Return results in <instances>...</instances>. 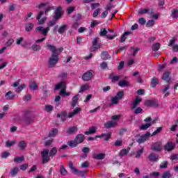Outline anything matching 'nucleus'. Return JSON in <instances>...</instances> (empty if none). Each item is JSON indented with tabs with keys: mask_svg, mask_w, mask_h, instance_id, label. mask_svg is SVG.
I'll use <instances>...</instances> for the list:
<instances>
[{
	"mask_svg": "<svg viewBox=\"0 0 178 178\" xmlns=\"http://www.w3.org/2000/svg\"><path fill=\"white\" fill-rule=\"evenodd\" d=\"M54 90H61L60 95L63 97H69L70 92H66V81H63L56 85Z\"/></svg>",
	"mask_w": 178,
	"mask_h": 178,
	"instance_id": "1",
	"label": "nucleus"
},
{
	"mask_svg": "<svg viewBox=\"0 0 178 178\" xmlns=\"http://www.w3.org/2000/svg\"><path fill=\"white\" fill-rule=\"evenodd\" d=\"M113 121H108L104 123V127L106 129H112V127H115L118 124V119H120V115H113L111 117Z\"/></svg>",
	"mask_w": 178,
	"mask_h": 178,
	"instance_id": "2",
	"label": "nucleus"
},
{
	"mask_svg": "<svg viewBox=\"0 0 178 178\" xmlns=\"http://www.w3.org/2000/svg\"><path fill=\"white\" fill-rule=\"evenodd\" d=\"M42 155V163H48L51 161V156H49V150L48 149H44L41 152Z\"/></svg>",
	"mask_w": 178,
	"mask_h": 178,
	"instance_id": "3",
	"label": "nucleus"
},
{
	"mask_svg": "<svg viewBox=\"0 0 178 178\" xmlns=\"http://www.w3.org/2000/svg\"><path fill=\"white\" fill-rule=\"evenodd\" d=\"M47 49H49L52 52V55L60 54L63 51V47H59L56 49V47L52 44H47Z\"/></svg>",
	"mask_w": 178,
	"mask_h": 178,
	"instance_id": "4",
	"label": "nucleus"
},
{
	"mask_svg": "<svg viewBox=\"0 0 178 178\" xmlns=\"http://www.w3.org/2000/svg\"><path fill=\"white\" fill-rule=\"evenodd\" d=\"M60 54H52L49 58V63L50 66H55L59 60V55Z\"/></svg>",
	"mask_w": 178,
	"mask_h": 178,
	"instance_id": "5",
	"label": "nucleus"
},
{
	"mask_svg": "<svg viewBox=\"0 0 178 178\" xmlns=\"http://www.w3.org/2000/svg\"><path fill=\"white\" fill-rule=\"evenodd\" d=\"M51 29L49 27L44 28L43 26L36 27L35 31V33H41L43 35H48V33Z\"/></svg>",
	"mask_w": 178,
	"mask_h": 178,
	"instance_id": "6",
	"label": "nucleus"
},
{
	"mask_svg": "<svg viewBox=\"0 0 178 178\" xmlns=\"http://www.w3.org/2000/svg\"><path fill=\"white\" fill-rule=\"evenodd\" d=\"M93 77H94V71L90 70V71H88L87 72L83 74L82 79L84 81H90V80H91V79H92Z\"/></svg>",
	"mask_w": 178,
	"mask_h": 178,
	"instance_id": "7",
	"label": "nucleus"
},
{
	"mask_svg": "<svg viewBox=\"0 0 178 178\" xmlns=\"http://www.w3.org/2000/svg\"><path fill=\"white\" fill-rule=\"evenodd\" d=\"M99 41V38H95L94 40L92 41V47L91 48L92 51H97V49H99L102 44L101 43H98Z\"/></svg>",
	"mask_w": 178,
	"mask_h": 178,
	"instance_id": "8",
	"label": "nucleus"
},
{
	"mask_svg": "<svg viewBox=\"0 0 178 178\" xmlns=\"http://www.w3.org/2000/svg\"><path fill=\"white\" fill-rule=\"evenodd\" d=\"M148 137H151V134L149 132L146 133L145 135L140 136L137 140V143L139 144H143V143H145L147 140H148Z\"/></svg>",
	"mask_w": 178,
	"mask_h": 178,
	"instance_id": "9",
	"label": "nucleus"
},
{
	"mask_svg": "<svg viewBox=\"0 0 178 178\" xmlns=\"http://www.w3.org/2000/svg\"><path fill=\"white\" fill-rule=\"evenodd\" d=\"M11 87H14V88L17 87L15 91L16 92H20V91H22L23 90H24V88H26V85L22 84L19 86V81H16V82H14L13 85H11Z\"/></svg>",
	"mask_w": 178,
	"mask_h": 178,
	"instance_id": "10",
	"label": "nucleus"
},
{
	"mask_svg": "<svg viewBox=\"0 0 178 178\" xmlns=\"http://www.w3.org/2000/svg\"><path fill=\"white\" fill-rule=\"evenodd\" d=\"M162 80H164L165 81H166V83L170 84V83H172V79L170 78V72H164L162 76Z\"/></svg>",
	"mask_w": 178,
	"mask_h": 178,
	"instance_id": "11",
	"label": "nucleus"
},
{
	"mask_svg": "<svg viewBox=\"0 0 178 178\" xmlns=\"http://www.w3.org/2000/svg\"><path fill=\"white\" fill-rule=\"evenodd\" d=\"M43 15H44V11H40L37 17V20H38L39 24H44L47 21V17L41 18Z\"/></svg>",
	"mask_w": 178,
	"mask_h": 178,
	"instance_id": "12",
	"label": "nucleus"
},
{
	"mask_svg": "<svg viewBox=\"0 0 178 178\" xmlns=\"http://www.w3.org/2000/svg\"><path fill=\"white\" fill-rule=\"evenodd\" d=\"M55 20H58L62 17V7H58L55 11V15L54 16Z\"/></svg>",
	"mask_w": 178,
	"mask_h": 178,
	"instance_id": "13",
	"label": "nucleus"
},
{
	"mask_svg": "<svg viewBox=\"0 0 178 178\" xmlns=\"http://www.w3.org/2000/svg\"><path fill=\"white\" fill-rule=\"evenodd\" d=\"M80 112H81V108H76L75 109H74L73 112L68 113L67 118L70 119L75 116V115H77V113H80Z\"/></svg>",
	"mask_w": 178,
	"mask_h": 178,
	"instance_id": "14",
	"label": "nucleus"
},
{
	"mask_svg": "<svg viewBox=\"0 0 178 178\" xmlns=\"http://www.w3.org/2000/svg\"><path fill=\"white\" fill-rule=\"evenodd\" d=\"M152 124H155V120L153 122H147V124H142L139 127L140 130H147V129H149Z\"/></svg>",
	"mask_w": 178,
	"mask_h": 178,
	"instance_id": "15",
	"label": "nucleus"
},
{
	"mask_svg": "<svg viewBox=\"0 0 178 178\" xmlns=\"http://www.w3.org/2000/svg\"><path fill=\"white\" fill-rule=\"evenodd\" d=\"M164 149L165 151H172V149H175V145L172 142H168L164 146Z\"/></svg>",
	"mask_w": 178,
	"mask_h": 178,
	"instance_id": "16",
	"label": "nucleus"
},
{
	"mask_svg": "<svg viewBox=\"0 0 178 178\" xmlns=\"http://www.w3.org/2000/svg\"><path fill=\"white\" fill-rule=\"evenodd\" d=\"M79 97H80V95L77 94L72 97V101L71 102V106H72V108H74V106H76L79 103Z\"/></svg>",
	"mask_w": 178,
	"mask_h": 178,
	"instance_id": "17",
	"label": "nucleus"
},
{
	"mask_svg": "<svg viewBox=\"0 0 178 178\" xmlns=\"http://www.w3.org/2000/svg\"><path fill=\"white\" fill-rule=\"evenodd\" d=\"M152 149L154 151H162V146H161L160 142L154 143L152 146Z\"/></svg>",
	"mask_w": 178,
	"mask_h": 178,
	"instance_id": "18",
	"label": "nucleus"
},
{
	"mask_svg": "<svg viewBox=\"0 0 178 178\" xmlns=\"http://www.w3.org/2000/svg\"><path fill=\"white\" fill-rule=\"evenodd\" d=\"M15 97H16V95L13 94L12 91H8L5 95L6 99L10 101L15 99Z\"/></svg>",
	"mask_w": 178,
	"mask_h": 178,
	"instance_id": "19",
	"label": "nucleus"
},
{
	"mask_svg": "<svg viewBox=\"0 0 178 178\" xmlns=\"http://www.w3.org/2000/svg\"><path fill=\"white\" fill-rule=\"evenodd\" d=\"M143 153L144 147H142L135 152V158L140 159L141 158V155H143Z\"/></svg>",
	"mask_w": 178,
	"mask_h": 178,
	"instance_id": "20",
	"label": "nucleus"
},
{
	"mask_svg": "<svg viewBox=\"0 0 178 178\" xmlns=\"http://www.w3.org/2000/svg\"><path fill=\"white\" fill-rule=\"evenodd\" d=\"M97 127H90L89 128V130L88 131H86L85 132V134L86 136H90V134H94L95 133H96L97 131Z\"/></svg>",
	"mask_w": 178,
	"mask_h": 178,
	"instance_id": "21",
	"label": "nucleus"
},
{
	"mask_svg": "<svg viewBox=\"0 0 178 178\" xmlns=\"http://www.w3.org/2000/svg\"><path fill=\"white\" fill-rule=\"evenodd\" d=\"M159 156L158 154H151L150 155L148 156V159L151 162H156L159 159Z\"/></svg>",
	"mask_w": 178,
	"mask_h": 178,
	"instance_id": "22",
	"label": "nucleus"
},
{
	"mask_svg": "<svg viewBox=\"0 0 178 178\" xmlns=\"http://www.w3.org/2000/svg\"><path fill=\"white\" fill-rule=\"evenodd\" d=\"M66 30H67V24H63L58 28V34H63Z\"/></svg>",
	"mask_w": 178,
	"mask_h": 178,
	"instance_id": "23",
	"label": "nucleus"
},
{
	"mask_svg": "<svg viewBox=\"0 0 178 178\" xmlns=\"http://www.w3.org/2000/svg\"><path fill=\"white\" fill-rule=\"evenodd\" d=\"M85 136L83 134H79L76 136L75 140L77 141L78 144H81L84 141Z\"/></svg>",
	"mask_w": 178,
	"mask_h": 178,
	"instance_id": "24",
	"label": "nucleus"
},
{
	"mask_svg": "<svg viewBox=\"0 0 178 178\" xmlns=\"http://www.w3.org/2000/svg\"><path fill=\"white\" fill-rule=\"evenodd\" d=\"M111 136H112L111 133L103 134L100 136H96V138H99L101 137H104V140L106 141H108V140H109V138H111Z\"/></svg>",
	"mask_w": 178,
	"mask_h": 178,
	"instance_id": "25",
	"label": "nucleus"
},
{
	"mask_svg": "<svg viewBox=\"0 0 178 178\" xmlns=\"http://www.w3.org/2000/svg\"><path fill=\"white\" fill-rule=\"evenodd\" d=\"M171 17L172 19H178V8L171 10Z\"/></svg>",
	"mask_w": 178,
	"mask_h": 178,
	"instance_id": "26",
	"label": "nucleus"
},
{
	"mask_svg": "<svg viewBox=\"0 0 178 178\" xmlns=\"http://www.w3.org/2000/svg\"><path fill=\"white\" fill-rule=\"evenodd\" d=\"M39 8H42V9L44 10L45 15H47L48 13V12H49V10H51V9H52V7H49V6H47L46 4H40Z\"/></svg>",
	"mask_w": 178,
	"mask_h": 178,
	"instance_id": "27",
	"label": "nucleus"
},
{
	"mask_svg": "<svg viewBox=\"0 0 178 178\" xmlns=\"http://www.w3.org/2000/svg\"><path fill=\"white\" fill-rule=\"evenodd\" d=\"M141 101H142L141 97H136V99L133 102L132 109L137 108V106L138 105V104H140V102H141Z\"/></svg>",
	"mask_w": 178,
	"mask_h": 178,
	"instance_id": "28",
	"label": "nucleus"
},
{
	"mask_svg": "<svg viewBox=\"0 0 178 178\" xmlns=\"http://www.w3.org/2000/svg\"><path fill=\"white\" fill-rule=\"evenodd\" d=\"M90 83H86L82 86H81V88L79 91V92H83V91H87V90H89L90 88Z\"/></svg>",
	"mask_w": 178,
	"mask_h": 178,
	"instance_id": "29",
	"label": "nucleus"
},
{
	"mask_svg": "<svg viewBox=\"0 0 178 178\" xmlns=\"http://www.w3.org/2000/svg\"><path fill=\"white\" fill-rule=\"evenodd\" d=\"M118 86H120V87H128V86H130V83L127 81H120Z\"/></svg>",
	"mask_w": 178,
	"mask_h": 178,
	"instance_id": "30",
	"label": "nucleus"
},
{
	"mask_svg": "<svg viewBox=\"0 0 178 178\" xmlns=\"http://www.w3.org/2000/svg\"><path fill=\"white\" fill-rule=\"evenodd\" d=\"M49 153V156H51V157L55 156L56 154H58V148L52 147L50 149V152Z\"/></svg>",
	"mask_w": 178,
	"mask_h": 178,
	"instance_id": "31",
	"label": "nucleus"
},
{
	"mask_svg": "<svg viewBox=\"0 0 178 178\" xmlns=\"http://www.w3.org/2000/svg\"><path fill=\"white\" fill-rule=\"evenodd\" d=\"M158 83H159V81H158V78L153 77L151 81V86L153 88H155L156 87V85L158 84Z\"/></svg>",
	"mask_w": 178,
	"mask_h": 178,
	"instance_id": "32",
	"label": "nucleus"
},
{
	"mask_svg": "<svg viewBox=\"0 0 178 178\" xmlns=\"http://www.w3.org/2000/svg\"><path fill=\"white\" fill-rule=\"evenodd\" d=\"M94 158L95 159H99V160L105 159V154L104 153L97 154L95 155Z\"/></svg>",
	"mask_w": 178,
	"mask_h": 178,
	"instance_id": "33",
	"label": "nucleus"
},
{
	"mask_svg": "<svg viewBox=\"0 0 178 178\" xmlns=\"http://www.w3.org/2000/svg\"><path fill=\"white\" fill-rule=\"evenodd\" d=\"M78 144L79 143L76 141V139L74 140H72L67 143V145L72 148H74V147H77Z\"/></svg>",
	"mask_w": 178,
	"mask_h": 178,
	"instance_id": "34",
	"label": "nucleus"
},
{
	"mask_svg": "<svg viewBox=\"0 0 178 178\" xmlns=\"http://www.w3.org/2000/svg\"><path fill=\"white\" fill-rule=\"evenodd\" d=\"M129 151H130L129 149H122L120 152V156H125V155H127L129 154Z\"/></svg>",
	"mask_w": 178,
	"mask_h": 178,
	"instance_id": "35",
	"label": "nucleus"
},
{
	"mask_svg": "<svg viewBox=\"0 0 178 178\" xmlns=\"http://www.w3.org/2000/svg\"><path fill=\"white\" fill-rule=\"evenodd\" d=\"M76 131H77L76 127H72L67 129V133L68 134H73V133H76Z\"/></svg>",
	"mask_w": 178,
	"mask_h": 178,
	"instance_id": "36",
	"label": "nucleus"
},
{
	"mask_svg": "<svg viewBox=\"0 0 178 178\" xmlns=\"http://www.w3.org/2000/svg\"><path fill=\"white\" fill-rule=\"evenodd\" d=\"M18 147L19 148H20V149H24V148L27 147V143L25 141L22 140L19 143Z\"/></svg>",
	"mask_w": 178,
	"mask_h": 178,
	"instance_id": "37",
	"label": "nucleus"
},
{
	"mask_svg": "<svg viewBox=\"0 0 178 178\" xmlns=\"http://www.w3.org/2000/svg\"><path fill=\"white\" fill-rule=\"evenodd\" d=\"M24 161V156H22L20 157H15L14 159V162L16 163H21V162H23Z\"/></svg>",
	"mask_w": 178,
	"mask_h": 178,
	"instance_id": "38",
	"label": "nucleus"
},
{
	"mask_svg": "<svg viewBox=\"0 0 178 178\" xmlns=\"http://www.w3.org/2000/svg\"><path fill=\"white\" fill-rule=\"evenodd\" d=\"M170 177H172V174L169 171L164 172L161 175V178H170Z\"/></svg>",
	"mask_w": 178,
	"mask_h": 178,
	"instance_id": "39",
	"label": "nucleus"
},
{
	"mask_svg": "<svg viewBox=\"0 0 178 178\" xmlns=\"http://www.w3.org/2000/svg\"><path fill=\"white\" fill-rule=\"evenodd\" d=\"M58 135V129H53L49 131V137H55Z\"/></svg>",
	"mask_w": 178,
	"mask_h": 178,
	"instance_id": "40",
	"label": "nucleus"
},
{
	"mask_svg": "<svg viewBox=\"0 0 178 178\" xmlns=\"http://www.w3.org/2000/svg\"><path fill=\"white\" fill-rule=\"evenodd\" d=\"M44 111L47 112L48 113H51L52 111H54V106L51 105H46L44 106Z\"/></svg>",
	"mask_w": 178,
	"mask_h": 178,
	"instance_id": "41",
	"label": "nucleus"
},
{
	"mask_svg": "<svg viewBox=\"0 0 178 178\" xmlns=\"http://www.w3.org/2000/svg\"><path fill=\"white\" fill-rule=\"evenodd\" d=\"M33 28H34V24H27L25 26L26 31H31V30H33Z\"/></svg>",
	"mask_w": 178,
	"mask_h": 178,
	"instance_id": "42",
	"label": "nucleus"
},
{
	"mask_svg": "<svg viewBox=\"0 0 178 178\" xmlns=\"http://www.w3.org/2000/svg\"><path fill=\"white\" fill-rule=\"evenodd\" d=\"M60 172L63 176H67V170L65 169V166L61 165L60 168Z\"/></svg>",
	"mask_w": 178,
	"mask_h": 178,
	"instance_id": "43",
	"label": "nucleus"
},
{
	"mask_svg": "<svg viewBox=\"0 0 178 178\" xmlns=\"http://www.w3.org/2000/svg\"><path fill=\"white\" fill-rule=\"evenodd\" d=\"M130 34H131V32H129V31H127V32H125L122 35V37H121V39H120V41H121V42H124L125 41H126V35H130Z\"/></svg>",
	"mask_w": 178,
	"mask_h": 178,
	"instance_id": "44",
	"label": "nucleus"
},
{
	"mask_svg": "<svg viewBox=\"0 0 178 178\" xmlns=\"http://www.w3.org/2000/svg\"><path fill=\"white\" fill-rule=\"evenodd\" d=\"M101 58L102 59H104L105 60H106L107 59H109L111 57L108 56V52L104 51L102 53Z\"/></svg>",
	"mask_w": 178,
	"mask_h": 178,
	"instance_id": "45",
	"label": "nucleus"
},
{
	"mask_svg": "<svg viewBox=\"0 0 178 178\" xmlns=\"http://www.w3.org/2000/svg\"><path fill=\"white\" fill-rule=\"evenodd\" d=\"M19 173V167H15L11 170V175L16 176Z\"/></svg>",
	"mask_w": 178,
	"mask_h": 178,
	"instance_id": "46",
	"label": "nucleus"
},
{
	"mask_svg": "<svg viewBox=\"0 0 178 178\" xmlns=\"http://www.w3.org/2000/svg\"><path fill=\"white\" fill-rule=\"evenodd\" d=\"M149 177H154V178L161 177V172H152L149 175Z\"/></svg>",
	"mask_w": 178,
	"mask_h": 178,
	"instance_id": "47",
	"label": "nucleus"
},
{
	"mask_svg": "<svg viewBox=\"0 0 178 178\" xmlns=\"http://www.w3.org/2000/svg\"><path fill=\"white\" fill-rule=\"evenodd\" d=\"M15 144H16V140H7L6 142V147H12L13 145H15Z\"/></svg>",
	"mask_w": 178,
	"mask_h": 178,
	"instance_id": "48",
	"label": "nucleus"
},
{
	"mask_svg": "<svg viewBox=\"0 0 178 178\" xmlns=\"http://www.w3.org/2000/svg\"><path fill=\"white\" fill-rule=\"evenodd\" d=\"M149 15V10L148 9H140L138 10V14L139 15H145V14Z\"/></svg>",
	"mask_w": 178,
	"mask_h": 178,
	"instance_id": "49",
	"label": "nucleus"
},
{
	"mask_svg": "<svg viewBox=\"0 0 178 178\" xmlns=\"http://www.w3.org/2000/svg\"><path fill=\"white\" fill-rule=\"evenodd\" d=\"M57 118H61L63 120H66V112L63 111L60 113L57 114Z\"/></svg>",
	"mask_w": 178,
	"mask_h": 178,
	"instance_id": "50",
	"label": "nucleus"
},
{
	"mask_svg": "<svg viewBox=\"0 0 178 178\" xmlns=\"http://www.w3.org/2000/svg\"><path fill=\"white\" fill-rule=\"evenodd\" d=\"M115 97L120 101V99H122V98L124 97V92L123 91L118 92Z\"/></svg>",
	"mask_w": 178,
	"mask_h": 178,
	"instance_id": "51",
	"label": "nucleus"
},
{
	"mask_svg": "<svg viewBox=\"0 0 178 178\" xmlns=\"http://www.w3.org/2000/svg\"><path fill=\"white\" fill-rule=\"evenodd\" d=\"M159 48H161V44L159 43H155L152 45V51H159Z\"/></svg>",
	"mask_w": 178,
	"mask_h": 178,
	"instance_id": "52",
	"label": "nucleus"
},
{
	"mask_svg": "<svg viewBox=\"0 0 178 178\" xmlns=\"http://www.w3.org/2000/svg\"><path fill=\"white\" fill-rule=\"evenodd\" d=\"M119 99L118 97H111V104H113V105H116L118 104H119Z\"/></svg>",
	"mask_w": 178,
	"mask_h": 178,
	"instance_id": "53",
	"label": "nucleus"
},
{
	"mask_svg": "<svg viewBox=\"0 0 178 178\" xmlns=\"http://www.w3.org/2000/svg\"><path fill=\"white\" fill-rule=\"evenodd\" d=\"M154 24H155V21L154 19H150L146 23V27H152Z\"/></svg>",
	"mask_w": 178,
	"mask_h": 178,
	"instance_id": "54",
	"label": "nucleus"
},
{
	"mask_svg": "<svg viewBox=\"0 0 178 178\" xmlns=\"http://www.w3.org/2000/svg\"><path fill=\"white\" fill-rule=\"evenodd\" d=\"M30 88H31V90H38V85H37V83H35V82H32L30 84Z\"/></svg>",
	"mask_w": 178,
	"mask_h": 178,
	"instance_id": "55",
	"label": "nucleus"
},
{
	"mask_svg": "<svg viewBox=\"0 0 178 178\" xmlns=\"http://www.w3.org/2000/svg\"><path fill=\"white\" fill-rule=\"evenodd\" d=\"M14 42L15 40H13V38H10L6 42V47H11Z\"/></svg>",
	"mask_w": 178,
	"mask_h": 178,
	"instance_id": "56",
	"label": "nucleus"
},
{
	"mask_svg": "<svg viewBox=\"0 0 178 178\" xmlns=\"http://www.w3.org/2000/svg\"><path fill=\"white\" fill-rule=\"evenodd\" d=\"M70 168L72 170V173H77V172H79V170H77L76 168H74V166H73V163H70Z\"/></svg>",
	"mask_w": 178,
	"mask_h": 178,
	"instance_id": "57",
	"label": "nucleus"
},
{
	"mask_svg": "<svg viewBox=\"0 0 178 178\" xmlns=\"http://www.w3.org/2000/svg\"><path fill=\"white\" fill-rule=\"evenodd\" d=\"M100 35L102 37H104V35H106L108 34V31H106V29L102 28L100 30V33H99Z\"/></svg>",
	"mask_w": 178,
	"mask_h": 178,
	"instance_id": "58",
	"label": "nucleus"
},
{
	"mask_svg": "<svg viewBox=\"0 0 178 178\" xmlns=\"http://www.w3.org/2000/svg\"><path fill=\"white\" fill-rule=\"evenodd\" d=\"M58 77H60V79H62L63 80H65V79H67V73L66 72H61Z\"/></svg>",
	"mask_w": 178,
	"mask_h": 178,
	"instance_id": "59",
	"label": "nucleus"
},
{
	"mask_svg": "<svg viewBox=\"0 0 178 178\" xmlns=\"http://www.w3.org/2000/svg\"><path fill=\"white\" fill-rule=\"evenodd\" d=\"M161 131H162V127L157 128L156 130L152 133V137H153V136H156V134H159Z\"/></svg>",
	"mask_w": 178,
	"mask_h": 178,
	"instance_id": "60",
	"label": "nucleus"
},
{
	"mask_svg": "<svg viewBox=\"0 0 178 178\" xmlns=\"http://www.w3.org/2000/svg\"><path fill=\"white\" fill-rule=\"evenodd\" d=\"M139 49L138 48H134V47H132L130 49V52L131 54H132V55H136L137 54V52H138Z\"/></svg>",
	"mask_w": 178,
	"mask_h": 178,
	"instance_id": "61",
	"label": "nucleus"
},
{
	"mask_svg": "<svg viewBox=\"0 0 178 178\" xmlns=\"http://www.w3.org/2000/svg\"><path fill=\"white\" fill-rule=\"evenodd\" d=\"M33 51H40L41 49V46L37 44L32 45Z\"/></svg>",
	"mask_w": 178,
	"mask_h": 178,
	"instance_id": "62",
	"label": "nucleus"
},
{
	"mask_svg": "<svg viewBox=\"0 0 178 178\" xmlns=\"http://www.w3.org/2000/svg\"><path fill=\"white\" fill-rule=\"evenodd\" d=\"M97 24H99V22L94 20L90 23V27L92 29L95 27V26H97Z\"/></svg>",
	"mask_w": 178,
	"mask_h": 178,
	"instance_id": "63",
	"label": "nucleus"
},
{
	"mask_svg": "<svg viewBox=\"0 0 178 178\" xmlns=\"http://www.w3.org/2000/svg\"><path fill=\"white\" fill-rule=\"evenodd\" d=\"M23 41H24V38L20 37V38H18L17 40H16V44L17 45H20V44H22V42H23Z\"/></svg>",
	"mask_w": 178,
	"mask_h": 178,
	"instance_id": "64",
	"label": "nucleus"
}]
</instances>
